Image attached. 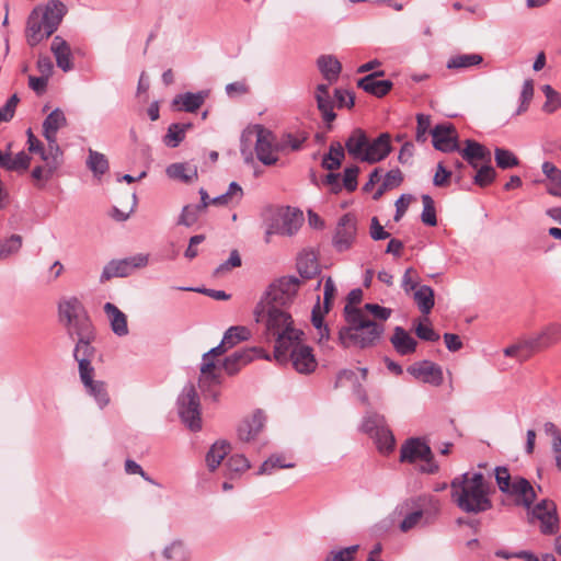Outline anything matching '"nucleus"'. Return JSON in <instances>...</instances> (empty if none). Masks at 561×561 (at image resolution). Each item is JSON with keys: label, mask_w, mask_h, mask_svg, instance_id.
Here are the masks:
<instances>
[{"label": "nucleus", "mask_w": 561, "mask_h": 561, "mask_svg": "<svg viewBox=\"0 0 561 561\" xmlns=\"http://www.w3.org/2000/svg\"><path fill=\"white\" fill-rule=\"evenodd\" d=\"M451 500L468 514H480L492 508L491 484L482 472H465L450 482Z\"/></svg>", "instance_id": "obj_1"}, {"label": "nucleus", "mask_w": 561, "mask_h": 561, "mask_svg": "<svg viewBox=\"0 0 561 561\" xmlns=\"http://www.w3.org/2000/svg\"><path fill=\"white\" fill-rule=\"evenodd\" d=\"M343 313L347 325L342 327L337 335L343 347L364 350L379 341L385 331L383 325L367 318L362 308L344 306Z\"/></svg>", "instance_id": "obj_2"}, {"label": "nucleus", "mask_w": 561, "mask_h": 561, "mask_svg": "<svg viewBox=\"0 0 561 561\" xmlns=\"http://www.w3.org/2000/svg\"><path fill=\"white\" fill-rule=\"evenodd\" d=\"M255 321L265 323V335L267 341L274 340L277 354L285 344H290L298 336H304V332L294 328L291 316L276 306H268L260 301L254 308Z\"/></svg>", "instance_id": "obj_3"}, {"label": "nucleus", "mask_w": 561, "mask_h": 561, "mask_svg": "<svg viewBox=\"0 0 561 561\" xmlns=\"http://www.w3.org/2000/svg\"><path fill=\"white\" fill-rule=\"evenodd\" d=\"M495 481L502 493L514 499V504L516 506H523L527 510L533 506L537 497V493L526 478H512L506 467H496Z\"/></svg>", "instance_id": "obj_4"}, {"label": "nucleus", "mask_w": 561, "mask_h": 561, "mask_svg": "<svg viewBox=\"0 0 561 561\" xmlns=\"http://www.w3.org/2000/svg\"><path fill=\"white\" fill-rule=\"evenodd\" d=\"M280 350L282 354L274 350V358L279 364L291 362L293 367L300 374H310L317 367V362L312 348L302 343V336H298L293 343L285 344Z\"/></svg>", "instance_id": "obj_5"}, {"label": "nucleus", "mask_w": 561, "mask_h": 561, "mask_svg": "<svg viewBox=\"0 0 561 561\" xmlns=\"http://www.w3.org/2000/svg\"><path fill=\"white\" fill-rule=\"evenodd\" d=\"M179 416L184 425L192 432L202 430L201 401L193 383L182 389L176 400Z\"/></svg>", "instance_id": "obj_6"}, {"label": "nucleus", "mask_w": 561, "mask_h": 561, "mask_svg": "<svg viewBox=\"0 0 561 561\" xmlns=\"http://www.w3.org/2000/svg\"><path fill=\"white\" fill-rule=\"evenodd\" d=\"M360 428L375 440L379 451L390 453L393 450L396 439L383 415L368 412L363 419Z\"/></svg>", "instance_id": "obj_7"}, {"label": "nucleus", "mask_w": 561, "mask_h": 561, "mask_svg": "<svg viewBox=\"0 0 561 561\" xmlns=\"http://www.w3.org/2000/svg\"><path fill=\"white\" fill-rule=\"evenodd\" d=\"M149 255L138 253L121 260H112L104 267L100 276V283H105L113 277H127L135 270L147 266Z\"/></svg>", "instance_id": "obj_8"}, {"label": "nucleus", "mask_w": 561, "mask_h": 561, "mask_svg": "<svg viewBox=\"0 0 561 561\" xmlns=\"http://www.w3.org/2000/svg\"><path fill=\"white\" fill-rule=\"evenodd\" d=\"M302 213L290 207L279 209L267 226V234L294 236L302 224Z\"/></svg>", "instance_id": "obj_9"}, {"label": "nucleus", "mask_w": 561, "mask_h": 561, "mask_svg": "<svg viewBox=\"0 0 561 561\" xmlns=\"http://www.w3.org/2000/svg\"><path fill=\"white\" fill-rule=\"evenodd\" d=\"M357 232L356 218L344 214L337 221L332 244L337 252H345L353 245Z\"/></svg>", "instance_id": "obj_10"}, {"label": "nucleus", "mask_w": 561, "mask_h": 561, "mask_svg": "<svg viewBox=\"0 0 561 561\" xmlns=\"http://www.w3.org/2000/svg\"><path fill=\"white\" fill-rule=\"evenodd\" d=\"M150 561H191L192 551L188 545L175 538L167 542L161 550H152L148 556Z\"/></svg>", "instance_id": "obj_11"}, {"label": "nucleus", "mask_w": 561, "mask_h": 561, "mask_svg": "<svg viewBox=\"0 0 561 561\" xmlns=\"http://www.w3.org/2000/svg\"><path fill=\"white\" fill-rule=\"evenodd\" d=\"M255 357H264L266 359L271 358L268 354H263L262 348L247 347L238 350L225 357L222 360V368L229 376H234L242 369V367L247 366Z\"/></svg>", "instance_id": "obj_12"}, {"label": "nucleus", "mask_w": 561, "mask_h": 561, "mask_svg": "<svg viewBox=\"0 0 561 561\" xmlns=\"http://www.w3.org/2000/svg\"><path fill=\"white\" fill-rule=\"evenodd\" d=\"M433 147L442 152H455L459 150V141L456 128L451 123L437 124L432 130Z\"/></svg>", "instance_id": "obj_13"}, {"label": "nucleus", "mask_w": 561, "mask_h": 561, "mask_svg": "<svg viewBox=\"0 0 561 561\" xmlns=\"http://www.w3.org/2000/svg\"><path fill=\"white\" fill-rule=\"evenodd\" d=\"M533 515L540 520V530L545 535H553L559 529L557 506L552 501L542 500L534 508Z\"/></svg>", "instance_id": "obj_14"}, {"label": "nucleus", "mask_w": 561, "mask_h": 561, "mask_svg": "<svg viewBox=\"0 0 561 561\" xmlns=\"http://www.w3.org/2000/svg\"><path fill=\"white\" fill-rule=\"evenodd\" d=\"M561 340V325L558 323L548 324L541 332L534 336L526 337L528 345V354L524 358H528L533 353L545 350Z\"/></svg>", "instance_id": "obj_15"}, {"label": "nucleus", "mask_w": 561, "mask_h": 561, "mask_svg": "<svg viewBox=\"0 0 561 561\" xmlns=\"http://www.w3.org/2000/svg\"><path fill=\"white\" fill-rule=\"evenodd\" d=\"M275 141L276 139L272 131L259 127L255 140V153L256 158L264 165H274L278 161L275 154V152H277L275 150Z\"/></svg>", "instance_id": "obj_16"}, {"label": "nucleus", "mask_w": 561, "mask_h": 561, "mask_svg": "<svg viewBox=\"0 0 561 561\" xmlns=\"http://www.w3.org/2000/svg\"><path fill=\"white\" fill-rule=\"evenodd\" d=\"M392 151L391 135L381 133L376 138L369 139L364 154V162L374 164L385 160Z\"/></svg>", "instance_id": "obj_17"}, {"label": "nucleus", "mask_w": 561, "mask_h": 561, "mask_svg": "<svg viewBox=\"0 0 561 561\" xmlns=\"http://www.w3.org/2000/svg\"><path fill=\"white\" fill-rule=\"evenodd\" d=\"M432 458L431 447L419 437L408 438L401 446L400 461L413 463L417 459L428 460Z\"/></svg>", "instance_id": "obj_18"}, {"label": "nucleus", "mask_w": 561, "mask_h": 561, "mask_svg": "<svg viewBox=\"0 0 561 561\" xmlns=\"http://www.w3.org/2000/svg\"><path fill=\"white\" fill-rule=\"evenodd\" d=\"M408 373L423 382L439 386L443 382L442 367L431 360H422L408 367Z\"/></svg>", "instance_id": "obj_19"}, {"label": "nucleus", "mask_w": 561, "mask_h": 561, "mask_svg": "<svg viewBox=\"0 0 561 561\" xmlns=\"http://www.w3.org/2000/svg\"><path fill=\"white\" fill-rule=\"evenodd\" d=\"M66 13L67 7L59 0H49L44 9L41 8V16L46 23V36L57 31Z\"/></svg>", "instance_id": "obj_20"}, {"label": "nucleus", "mask_w": 561, "mask_h": 561, "mask_svg": "<svg viewBox=\"0 0 561 561\" xmlns=\"http://www.w3.org/2000/svg\"><path fill=\"white\" fill-rule=\"evenodd\" d=\"M385 75L383 70H378L366 75L360 78L357 82L358 88L363 89L365 92L377 96H385L393 87L392 81L390 80H379V77Z\"/></svg>", "instance_id": "obj_21"}, {"label": "nucleus", "mask_w": 561, "mask_h": 561, "mask_svg": "<svg viewBox=\"0 0 561 561\" xmlns=\"http://www.w3.org/2000/svg\"><path fill=\"white\" fill-rule=\"evenodd\" d=\"M46 23L41 16V8H35L28 15L26 23V42L31 47L38 45L49 36L45 35Z\"/></svg>", "instance_id": "obj_22"}, {"label": "nucleus", "mask_w": 561, "mask_h": 561, "mask_svg": "<svg viewBox=\"0 0 561 561\" xmlns=\"http://www.w3.org/2000/svg\"><path fill=\"white\" fill-rule=\"evenodd\" d=\"M47 144V149L44 148L39 156L45 162V180L49 181L57 172V170L62 165L64 152L60 149L57 140Z\"/></svg>", "instance_id": "obj_23"}, {"label": "nucleus", "mask_w": 561, "mask_h": 561, "mask_svg": "<svg viewBox=\"0 0 561 561\" xmlns=\"http://www.w3.org/2000/svg\"><path fill=\"white\" fill-rule=\"evenodd\" d=\"M465 148H460L457 150L472 168H478V161L490 162L491 161V152L480 142L473 139H467L465 141Z\"/></svg>", "instance_id": "obj_24"}, {"label": "nucleus", "mask_w": 561, "mask_h": 561, "mask_svg": "<svg viewBox=\"0 0 561 561\" xmlns=\"http://www.w3.org/2000/svg\"><path fill=\"white\" fill-rule=\"evenodd\" d=\"M31 157L20 151L14 157L11 154V144L8 145L7 151L0 150V168L10 172H24L30 168Z\"/></svg>", "instance_id": "obj_25"}, {"label": "nucleus", "mask_w": 561, "mask_h": 561, "mask_svg": "<svg viewBox=\"0 0 561 561\" xmlns=\"http://www.w3.org/2000/svg\"><path fill=\"white\" fill-rule=\"evenodd\" d=\"M88 316L77 297L64 298L58 304V319L61 324Z\"/></svg>", "instance_id": "obj_26"}, {"label": "nucleus", "mask_w": 561, "mask_h": 561, "mask_svg": "<svg viewBox=\"0 0 561 561\" xmlns=\"http://www.w3.org/2000/svg\"><path fill=\"white\" fill-rule=\"evenodd\" d=\"M265 415L262 410L253 412L250 419L244 420L238 426V437L242 442H250L255 438L265 424Z\"/></svg>", "instance_id": "obj_27"}, {"label": "nucleus", "mask_w": 561, "mask_h": 561, "mask_svg": "<svg viewBox=\"0 0 561 561\" xmlns=\"http://www.w3.org/2000/svg\"><path fill=\"white\" fill-rule=\"evenodd\" d=\"M62 325L66 329L68 337L73 342L81 339H95L94 328L89 316L72 320Z\"/></svg>", "instance_id": "obj_28"}, {"label": "nucleus", "mask_w": 561, "mask_h": 561, "mask_svg": "<svg viewBox=\"0 0 561 561\" xmlns=\"http://www.w3.org/2000/svg\"><path fill=\"white\" fill-rule=\"evenodd\" d=\"M209 92L207 90H202L196 93L185 92L178 94L173 101L172 105L178 106L179 110L185 111L187 113L196 112L208 98Z\"/></svg>", "instance_id": "obj_29"}, {"label": "nucleus", "mask_w": 561, "mask_h": 561, "mask_svg": "<svg viewBox=\"0 0 561 561\" xmlns=\"http://www.w3.org/2000/svg\"><path fill=\"white\" fill-rule=\"evenodd\" d=\"M297 271L301 278L311 279L320 274L318 256L313 250H304L297 257Z\"/></svg>", "instance_id": "obj_30"}, {"label": "nucleus", "mask_w": 561, "mask_h": 561, "mask_svg": "<svg viewBox=\"0 0 561 561\" xmlns=\"http://www.w3.org/2000/svg\"><path fill=\"white\" fill-rule=\"evenodd\" d=\"M50 50L55 56L58 68L65 72L71 71L73 69V64L71 61V48L66 39L59 35H56L53 38Z\"/></svg>", "instance_id": "obj_31"}, {"label": "nucleus", "mask_w": 561, "mask_h": 561, "mask_svg": "<svg viewBox=\"0 0 561 561\" xmlns=\"http://www.w3.org/2000/svg\"><path fill=\"white\" fill-rule=\"evenodd\" d=\"M368 145L367 134L360 129L355 128L345 141V150L355 160L364 162V154Z\"/></svg>", "instance_id": "obj_32"}, {"label": "nucleus", "mask_w": 561, "mask_h": 561, "mask_svg": "<svg viewBox=\"0 0 561 561\" xmlns=\"http://www.w3.org/2000/svg\"><path fill=\"white\" fill-rule=\"evenodd\" d=\"M66 126L67 118L64 111L59 107L51 111L43 122V135L47 142L57 140L58 130Z\"/></svg>", "instance_id": "obj_33"}, {"label": "nucleus", "mask_w": 561, "mask_h": 561, "mask_svg": "<svg viewBox=\"0 0 561 561\" xmlns=\"http://www.w3.org/2000/svg\"><path fill=\"white\" fill-rule=\"evenodd\" d=\"M390 342L398 354L401 356L415 352L417 342L402 327H396Z\"/></svg>", "instance_id": "obj_34"}, {"label": "nucleus", "mask_w": 561, "mask_h": 561, "mask_svg": "<svg viewBox=\"0 0 561 561\" xmlns=\"http://www.w3.org/2000/svg\"><path fill=\"white\" fill-rule=\"evenodd\" d=\"M103 309L110 320L113 333L117 336H126L129 332L126 314L112 302H106Z\"/></svg>", "instance_id": "obj_35"}, {"label": "nucleus", "mask_w": 561, "mask_h": 561, "mask_svg": "<svg viewBox=\"0 0 561 561\" xmlns=\"http://www.w3.org/2000/svg\"><path fill=\"white\" fill-rule=\"evenodd\" d=\"M426 501V496H419L416 499H411L410 502L407 503V505L411 504V506L416 507V510L407 514L404 518L401 520L399 528L402 533L410 531L421 523L424 515L422 506Z\"/></svg>", "instance_id": "obj_36"}, {"label": "nucleus", "mask_w": 561, "mask_h": 561, "mask_svg": "<svg viewBox=\"0 0 561 561\" xmlns=\"http://www.w3.org/2000/svg\"><path fill=\"white\" fill-rule=\"evenodd\" d=\"M317 66L323 78L330 83L335 82L342 70L339 59L332 55H321L317 59Z\"/></svg>", "instance_id": "obj_37"}, {"label": "nucleus", "mask_w": 561, "mask_h": 561, "mask_svg": "<svg viewBox=\"0 0 561 561\" xmlns=\"http://www.w3.org/2000/svg\"><path fill=\"white\" fill-rule=\"evenodd\" d=\"M221 383L222 376L220 374L201 375L198 378V387L204 397L211 399L215 402L219 399L220 393L218 388Z\"/></svg>", "instance_id": "obj_38"}, {"label": "nucleus", "mask_w": 561, "mask_h": 561, "mask_svg": "<svg viewBox=\"0 0 561 561\" xmlns=\"http://www.w3.org/2000/svg\"><path fill=\"white\" fill-rule=\"evenodd\" d=\"M345 158V149L339 141L330 145L329 152L323 154L321 167L328 171L339 170Z\"/></svg>", "instance_id": "obj_39"}, {"label": "nucleus", "mask_w": 561, "mask_h": 561, "mask_svg": "<svg viewBox=\"0 0 561 561\" xmlns=\"http://www.w3.org/2000/svg\"><path fill=\"white\" fill-rule=\"evenodd\" d=\"M165 173L170 179L181 181L183 183H191L197 179L196 167H191L184 162H178L168 165Z\"/></svg>", "instance_id": "obj_40"}, {"label": "nucleus", "mask_w": 561, "mask_h": 561, "mask_svg": "<svg viewBox=\"0 0 561 561\" xmlns=\"http://www.w3.org/2000/svg\"><path fill=\"white\" fill-rule=\"evenodd\" d=\"M482 62L483 57L480 54H457L447 60L446 68L450 70H466L471 67H477Z\"/></svg>", "instance_id": "obj_41"}, {"label": "nucleus", "mask_w": 561, "mask_h": 561, "mask_svg": "<svg viewBox=\"0 0 561 561\" xmlns=\"http://www.w3.org/2000/svg\"><path fill=\"white\" fill-rule=\"evenodd\" d=\"M231 449L227 440H217L206 455V463L210 471H215Z\"/></svg>", "instance_id": "obj_42"}, {"label": "nucleus", "mask_w": 561, "mask_h": 561, "mask_svg": "<svg viewBox=\"0 0 561 561\" xmlns=\"http://www.w3.org/2000/svg\"><path fill=\"white\" fill-rule=\"evenodd\" d=\"M192 127V123H172L163 136V144L170 148L179 147L184 140L186 131Z\"/></svg>", "instance_id": "obj_43"}, {"label": "nucleus", "mask_w": 561, "mask_h": 561, "mask_svg": "<svg viewBox=\"0 0 561 561\" xmlns=\"http://www.w3.org/2000/svg\"><path fill=\"white\" fill-rule=\"evenodd\" d=\"M413 299L423 314H428L435 305V294L431 286L422 285L413 290Z\"/></svg>", "instance_id": "obj_44"}, {"label": "nucleus", "mask_w": 561, "mask_h": 561, "mask_svg": "<svg viewBox=\"0 0 561 561\" xmlns=\"http://www.w3.org/2000/svg\"><path fill=\"white\" fill-rule=\"evenodd\" d=\"M541 170L550 182L547 192L552 196L561 197V170L549 161L542 163Z\"/></svg>", "instance_id": "obj_45"}, {"label": "nucleus", "mask_w": 561, "mask_h": 561, "mask_svg": "<svg viewBox=\"0 0 561 561\" xmlns=\"http://www.w3.org/2000/svg\"><path fill=\"white\" fill-rule=\"evenodd\" d=\"M307 135L305 133L299 134L298 136L291 133L283 134L275 141V150L279 152H285L287 150L298 151L301 149L302 144L307 140Z\"/></svg>", "instance_id": "obj_46"}, {"label": "nucleus", "mask_w": 561, "mask_h": 561, "mask_svg": "<svg viewBox=\"0 0 561 561\" xmlns=\"http://www.w3.org/2000/svg\"><path fill=\"white\" fill-rule=\"evenodd\" d=\"M87 167L94 174V176H102L108 171V161L105 154L95 150L89 149V156L87 159Z\"/></svg>", "instance_id": "obj_47"}, {"label": "nucleus", "mask_w": 561, "mask_h": 561, "mask_svg": "<svg viewBox=\"0 0 561 561\" xmlns=\"http://www.w3.org/2000/svg\"><path fill=\"white\" fill-rule=\"evenodd\" d=\"M251 336L250 330L242 325L230 327L224 334L222 341H227V347L230 350Z\"/></svg>", "instance_id": "obj_48"}, {"label": "nucleus", "mask_w": 561, "mask_h": 561, "mask_svg": "<svg viewBox=\"0 0 561 561\" xmlns=\"http://www.w3.org/2000/svg\"><path fill=\"white\" fill-rule=\"evenodd\" d=\"M496 167L502 170L515 168L519 164L518 158L508 149L496 147L494 149Z\"/></svg>", "instance_id": "obj_49"}, {"label": "nucleus", "mask_w": 561, "mask_h": 561, "mask_svg": "<svg viewBox=\"0 0 561 561\" xmlns=\"http://www.w3.org/2000/svg\"><path fill=\"white\" fill-rule=\"evenodd\" d=\"M23 239L20 234H12L11 237L0 241V260H5L13 254H16L22 248Z\"/></svg>", "instance_id": "obj_50"}, {"label": "nucleus", "mask_w": 561, "mask_h": 561, "mask_svg": "<svg viewBox=\"0 0 561 561\" xmlns=\"http://www.w3.org/2000/svg\"><path fill=\"white\" fill-rule=\"evenodd\" d=\"M280 293H285V298L294 299L299 286L300 279L296 276H283L274 283Z\"/></svg>", "instance_id": "obj_51"}, {"label": "nucleus", "mask_w": 561, "mask_h": 561, "mask_svg": "<svg viewBox=\"0 0 561 561\" xmlns=\"http://www.w3.org/2000/svg\"><path fill=\"white\" fill-rule=\"evenodd\" d=\"M88 393L94 398L99 407L102 409L110 402L106 386L103 381L93 380L90 386H84Z\"/></svg>", "instance_id": "obj_52"}, {"label": "nucleus", "mask_w": 561, "mask_h": 561, "mask_svg": "<svg viewBox=\"0 0 561 561\" xmlns=\"http://www.w3.org/2000/svg\"><path fill=\"white\" fill-rule=\"evenodd\" d=\"M423 211L421 214V220L428 227H435L437 225L436 209L434 199L427 195H422Z\"/></svg>", "instance_id": "obj_53"}, {"label": "nucleus", "mask_w": 561, "mask_h": 561, "mask_svg": "<svg viewBox=\"0 0 561 561\" xmlns=\"http://www.w3.org/2000/svg\"><path fill=\"white\" fill-rule=\"evenodd\" d=\"M477 169V173L473 176V183L476 185L485 187L496 179V171L490 162H485V164Z\"/></svg>", "instance_id": "obj_54"}, {"label": "nucleus", "mask_w": 561, "mask_h": 561, "mask_svg": "<svg viewBox=\"0 0 561 561\" xmlns=\"http://www.w3.org/2000/svg\"><path fill=\"white\" fill-rule=\"evenodd\" d=\"M547 101L542 106V111L546 113H553L561 107V95L550 84H545L541 88Z\"/></svg>", "instance_id": "obj_55"}, {"label": "nucleus", "mask_w": 561, "mask_h": 561, "mask_svg": "<svg viewBox=\"0 0 561 561\" xmlns=\"http://www.w3.org/2000/svg\"><path fill=\"white\" fill-rule=\"evenodd\" d=\"M94 339H81L76 342L73 358L79 362L81 358L92 360L95 355V347L92 346Z\"/></svg>", "instance_id": "obj_56"}, {"label": "nucleus", "mask_w": 561, "mask_h": 561, "mask_svg": "<svg viewBox=\"0 0 561 561\" xmlns=\"http://www.w3.org/2000/svg\"><path fill=\"white\" fill-rule=\"evenodd\" d=\"M264 304L268 306H276L278 308L285 307L289 305L293 299L285 298V293H280L278 287L273 283L266 293L265 299H263Z\"/></svg>", "instance_id": "obj_57"}, {"label": "nucleus", "mask_w": 561, "mask_h": 561, "mask_svg": "<svg viewBox=\"0 0 561 561\" xmlns=\"http://www.w3.org/2000/svg\"><path fill=\"white\" fill-rule=\"evenodd\" d=\"M294 463H286L282 456H271L260 467L257 474H271L275 468H293Z\"/></svg>", "instance_id": "obj_58"}, {"label": "nucleus", "mask_w": 561, "mask_h": 561, "mask_svg": "<svg viewBox=\"0 0 561 561\" xmlns=\"http://www.w3.org/2000/svg\"><path fill=\"white\" fill-rule=\"evenodd\" d=\"M202 210L196 205H186L183 207L182 213L178 219V225L191 227L197 220Z\"/></svg>", "instance_id": "obj_59"}, {"label": "nucleus", "mask_w": 561, "mask_h": 561, "mask_svg": "<svg viewBox=\"0 0 561 561\" xmlns=\"http://www.w3.org/2000/svg\"><path fill=\"white\" fill-rule=\"evenodd\" d=\"M359 168L357 165L346 167L343 172L342 185L347 192H354L357 188V176Z\"/></svg>", "instance_id": "obj_60"}, {"label": "nucleus", "mask_w": 561, "mask_h": 561, "mask_svg": "<svg viewBox=\"0 0 561 561\" xmlns=\"http://www.w3.org/2000/svg\"><path fill=\"white\" fill-rule=\"evenodd\" d=\"M317 105H318V110L321 112L322 118L325 123L330 124L335 119L336 114L333 111L334 105H333V101L331 100L330 96H327L323 99L317 98Z\"/></svg>", "instance_id": "obj_61"}, {"label": "nucleus", "mask_w": 561, "mask_h": 561, "mask_svg": "<svg viewBox=\"0 0 561 561\" xmlns=\"http://www.w3.org/2000/svg\"><path fill=\"white\" fill-rule=\"evenodd\" d=\"M226 467L231 472L241 473L250 468V461L243 455L236 454L228 458Z\"/></svg>", "instance_id": "obj_62"}, {"label": "nucleus", "mask_w": 561, "mask_h": 561, "mask_svg": "<svg viewBox=\"0 0 561 561\" xmlns=\"http://www.w3.org/2000/svg\"><path fill=\"white\" fill-rule=\"evenodd\" d=\"M401 287L405 294H410L419 286L417 272L413 267H408L402 276Z\"/></svg>", "instance_id": "obj_63"}, {"label": "nucleus", "mask_w": 561, "mask_h": 561, "mask_svg": "<svg viewBox=\"0 0 561 561\" xmlns=\"http://www.w3.org/2000/svg\"><path fill=\"white\" fill-rule=\"evenodd\" d=\"M416 123L415 139L417 142H425L427 139V131L431 127V117L425 114H417Z\"/></svg>", "instance_id": "obj_64"}]
</instances>
